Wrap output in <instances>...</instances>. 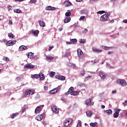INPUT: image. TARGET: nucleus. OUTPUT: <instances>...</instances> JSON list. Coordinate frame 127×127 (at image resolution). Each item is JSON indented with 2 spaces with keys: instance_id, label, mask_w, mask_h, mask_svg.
Segmentation results:
<instances>
[{
  "instance_id": "obj_57",
  "label": "nucleus",
  "mask_w": 127,
  "mask_h": 127,
  "mask_svg": "<svg viewBox=\"0 0 127 127\" xmlns=\"http://www.w3.org/2000/svg\"><path fill=\"white\" fill-rule=\"evenodd\" d=\"M63 30V28H60L59 29V31H62Z\"/></svg>"
},
{
  "instance_id": "obj_29",
  "label": "nucleus",
  "mask_w": 127,
  "mask_h": 127,
  "mask_svg": "<svg viewBox=\"0 0 127 127\" xmlns=\"http://www.w3.org/2000/svg\"><path fill=\"white\" fill-rule=\"evenodd\" d=\"M74 91V88L73 87H71L69 89H68V92L70 94V95L72 94Z\"/></svg>"
},
{
  "instance_id": "obj_6",
  "label": "nucleus",
  "mask_w": 127,
  "mask_h": 127,
  "mask_svg": "<svg viewBox=\"0 0 127 127\" xmlns=\"http://www.w3.org/2000/svg\"><path fill=\"white\" fill-rule=\"evenodd\" d=\"M56 79H59V80H61V81H65V79H66L65 76L59 75H56Z\"/></svg>"
},
{
  "instance_id": "obj_50",
  "label": "nucleus",
  "mask_w": 127,
  "mask_h": 127,
  "mask_svg": "<svg viewBox=\"0 0 127 127\" xmlns=\"http://www.w3.org/2000/svg\"><path fill=\"white\" fill-rule=\"evenodd\" d=\"M44 89H45V90H48V86H45L44 87Z\"/></svg>"
},
{
  "instance_id": "obj_17",
  "label": "nucleus",
  "mask_w": 127,
  "mask_h": 127,
  "mask_svg": "<svg viewBox=\"0 0 127 127\" xmlns=\"http://www.w3.org/2000/svg\"><path fill=\"white\" fill-rule=\"evenodd\" d=\"M91 104H92V101L91 99H88L86 101L85 104L87 106H91Z\"/></svg>"
},
{
  "instance_id": "obj_38",
  "label": "nucleus",
  "mask_w": 127,
  "mask_h": 127,
  "mask_svg": "<svg viewBox=\"0 0 127 127\" xmlns=\"http://www.w3.org/2000/svg\"><path fill=\"white\" fill-rule=\"evenodd\" d=\"M71 125V123H67V122H65L64 123V127H68Z\"/></svg>"
},
{
  "instance_id": "obj_55",
  "label": "nucleus",
  "mask_w": 127,
  "mask_h": 127,
  "mask_svg": "<svg viewBox=\"0 0 127 127\" xmlns=\"http://www.w3.org/2000/svg\"><path fill=\"white\" fill-rule=\"evenodd\" d=\"M69 94H70V92H69V91L65 93V95H69Z\"/></svg>"
},
{
  "instance_id": "obj_36",
  "label": "nucleus",
  "mask_w": 127,
  "mask_h": 127,
  "mask_svg": "<svg viewBox=\"0 0 127 127\" xmlns=\"http://www.w3.org/2000/svg\"><path fill=\"white\" fill-rule=\"evenodd\" d=\"M49 75H50V77H53L55 75V72H54V71H51L50 72Z\"/></svg>"
},
{
  "instance_id": "obj_2",
  "label": "nucleus",
  "mask_w": 127,
  "mask_h": 127,
  "mask_svg": "<svg viewBox=\"0 0 127 127\" xmlns=\"http://www.w3.org/2000/svg\"><path fill=\"white\" fill-rule=\"evenodd\" d=\"M60 89H61V86H59L58 87L50 91L49 94H51V95H54V94H56V93L60 91Z\"/></svg>"
},
{
  "instance_id": "obj_7",
  "label": "nucleus",
  "mask_w": 127,
  "mask_h": 127,
  "mask_svg": "<svg viewBox=\"0 0 127 127\" xmlns=\"http://www.w3.org/2000/svg\"><path fill=\"white\" fill-rule=\"evenodd\" d=\"M52 109L53 113H55V114H58V113H59V109H58V108L56 106H53L52 107Z\"/></svg>"
},
{
  "instance_id": "obj_41",
  "label": "nucleus",
  "mask_w": 127,
  "mask_h": 127,
  "mask_svg": "<svg viewBox=\"0 0 127 127\" xmlns=\"http://www.w3.org/2000/svg\"><path fill=\"white\" fill-rule=\"evenodd\" d=\"M71 15V11H69L65 13V16H70Z\"/></svg>"
},
{
  "instance_id": "obj_11",
  "label": "nucleus",
  "mask_w": 127,
  "mask_h": 127,
  "mask_svg": "<svg viewBox=\"0 0 127 127\" xmlns=\"http://www.w3.org/2000/svg\"><path fill=\"white\" fill-rule=\"evenodd\" d=\"M46 10H55L56 9V7L49 6L46 7Z\"/></svg>"
},
{
  "instance_id": "obj_62",
  "label": "nucleus",
  "mask_w": 127,
  "mask_h": 127,
  "mask_svg": "<svg viewBox=\"0 0 127 127\" xmlns=\"http://www.w3.org/2000/svg\"><path fill=\"white\" fill-rule=\"evenodd\" d=\"M15 1H21V0H15Z\"/></svg>"
},
{
  "instance_id": "obj_10",
  "label": "nucleus",
  "mask_w": 127,
  "mask_h": 127,
  "mask_svg": "<svg viewBox=\"0 0 127 127\" xmlns=\"http://www.w3.org/2000/svg\"><path fill=\"white\" fill-rule=\"evenodd\" d=\"M28 58H30L31 59H32L34 57V54H33L32 52H30L26 54Z\"/></svg>"
},
{
  "instance_id": "obj_43",
  "label": "nucleus",
  "mask_w": 127,
  "mask_h": 127,
  "mask_svg": "<svg viewBox=\"0 0 127 127\" xmlns=\"http://www.w3.org/2000/svg\"><path fill=\"white\" fill-rule=\"evenodd\" d=\"M105 11L102 10V11H99L98 12H97V13H99V14H103V13H105Z\"/></svg>"
},
{
  "instance_id": "obj_1",
  "label": "nucleus",
  "mask_w": 127,
  "mask_h": 127,
  "mask_svg": "<svg viewBox=\"0 0 127 127\" xmlns=\"http://www.w3.org/2000/svg\"><path fill=\"white\" fill-rule=\"evenodd\" d=\"M110 12H106L105 14L102 15L100 17L101 21H107L108 17L110 16Z\"/></svg>"
},
{
  "instance_id": "obj_53",
  "label": "nucleus",
  "mask_w": 127,
  "mask_h": 127,
  "mask_svg": "<svg viewBox=\"0 0 127 127\" xmlns=\"http://www.w3.org/2000/svg\"><path fill=\"white\" fill-rule=\"evenodd\" d=\"M66 44H69V45L72 44L71 42H66Z\"/></svg>"
},
{
  "instance_id": "obj_8",
  "label": "nucleus",
  "mask_w": 127,
  "mask_h": 127,
  "mask_svg": "<svg viewBox=\"0 0 127 127\" xmlns=\"http://www.w3.org/2000/svg\"><path fill=\"white\" fill-rule=\"evenodd\" d=\"M44 116V114H43L41 115H39L36 117L35 119L37 121H40L42 120V119H43Z\"/></svg>"
},
{
  "instance_id": "obj_30",
  "label": "nucleus",
  "mask_w": 127,
  "mask_h": 127,
  "mask_svg": "<svg viewBox=\"0 0 127 127\" xmlns=\"http://www.w3.org/2000/svg\"><path fill=\"white\" fill-rule=\"evenodd\" d=\"M30 94H31V90H27L25 93V94L26 95V96L30 95Z\"/></svg>"
},
{
  "instance_id": "obj_9",
  "label": "nucleus",
  "mask_w": 127,
  "mask_h": 127,
  "mask_svg": "<svg viewBox=\"0 0 127 127\" xmlns=\"http://www.w3.org/2000/svg\"><path fill=\"white\" fill-rule=\"evenodd\" d=\"M77 55L79 58H81L82 56H83V52L82 51V50L80 49H77Z\"/></svg>"
},
{
  "instance_id": "obj_44",
  "label": "nucleus",
  "mask_w": 127,
  "mask_h": 127,
  "mask_svg": "<svg viewBox=\"0 0 127 127\" xmlns=\"http://www.w3.org/2000/svg\"><path fill=\"white\" fill-rule=\"evenodd\" d=\"M53 48H54V46H52L49 47V51H51V50H52V49H53Z\"/></svg>"
},
{
  "instance_id": "obj_60",
  "label": "nucleus",
  "mask_w": 127,
  "mask_h": 127,
  "mask_svg": "<svg viewBox=\"0 0 127 127\" xmlns=\"http://www.w3.org/2000/svg\"><path fill=\"white\" fill-rule=\"evenodd\" d=\"M9 23L10 24H12V21H10L9 22Z\"/></svg>"
},
{
  "instance_id": "obj_19",
  "label": "nucleus",
  "mask_w": 127,
  "mask_h": 127,
  "mask_svg": "<svg viewBox=\"0 0 127 127\" xmlns=\"http://www.w3.org/2000/svg\"><path fill=\"white\" fill-rule=\"evenodd\" d=\"M32 33H33V34H34V35L37 36V35H38V34H39V31L38 30H32Z\"/></svg>"
},
{
  "instance_id": "obj_33",
  "label": "nucleus",
  "mask_w": 127,
  "mask_h": 127,
  "mask_svg": "<svg viewBox=\"0 0 127 127\" xmlns=\"http://www.w3.org/2000/svg\"><path fill=\"white\" fill-rule=\"evenodd\" d=\"M72 96H75L76 95H79V92L78 91H72L71 94Z\"/></svg>"
},
{
  "instance_id": "obj_26",
  "label": "nucleus",
  "mask_w": 127,
  "mask_h": 127,
  "mask_svg": "<svg viewBox=\"0 0 127 127\" xmlns=\"http://www.w3.org/2000/svg\"><path fill=\"white\" fill-rule=\"evenodd\" d=\"M8 36L10 38H14V37H15V36L12 33H9L8 34Z\"/></svg>"
},
{
  "instance_id": "obj_3",
  "label": "nucleus",
  "mask_w": 127,
  "mask_h": 127,
  "mask_svg": "<svg viewBox=\"0 0 127 127\" xmlns=\"http://www.w3.org/2000/svg\"><path fill=\"white\" fill-rule=\"evenodd\" d=\"M117 83V84H120V85H121L123 87L127 86V81L125 79H118Z\"/></svg>"
},
{
  "instance_id": "obj_15",
  "label": "nucleus",
  "mask_w": 127,
  "mask_h": 127,
  "mask_svg": "<svg viewBox=\"0 0 127 127\" xmlns=\"http://www.w3.org/2000/svg\"><path fill=\"white\" fill-rule=\"evenodd\" d=\"M70 20H71L70 17H66V18L64 19V23H68V22H70Z\"/></svg>"
},
{
  "instance_id": "obj_59",
  "label": "nucleus",
  "mask_w": 127,
  "mask_h": 127,
  "mask_svg": "<svg viewBox=\"0 0 127 127\" xmlns=\"http://www.w3.org/2000/svg\"><path fill=\"white\" fill-rule=\"evenodd\" d=\"M0 42H5V40L3 39L2 41H0Z\"/></svg>"
},
{
  "instance_id": "obj_49",
  "label": "nucleus",
  "mask_w": 127,
  "mask_h": 127,
  "mask_svg": "<svg viewBox=\"0 0 127 127\" xmlns=\"http://www.w3.org/2000/svg\"><path fill=\"white\" fill-rule=\"evenodd\" d=\"M70 120H71V119L66 120L65 121V122L67 123V124H71V123H70Z\"/></svg>"
},
{
  "instance_id": "obj_23",
  "label": "nucleus",
  "mask_w": 127,
  "mask_h": 127,
  "mask_svg": "<svg viewBox=\"0 0 127 127\" xmlns=\"http://www.w3.org/2000/svg\"><path fill=\"white\" fill-rule=\"evenodd\" d=\"M92 115V111L89 110L86 111V116H87V117H91Z\"/></svg>"
},
{
  "instance_id": "obj_39",
  "label": "nucleus",
  "mask_w": 127,
  "mask_h": 127,
  "mask_svg": "<svg viewBox=\"0 0 127 127\" xmlns=\"http://www.w3.org/2000/svg\"><path fill=\"white\" fill-rule=\"evenodd\" d=\"M102 48L104 49V50H109V47L106 46H102Z\"/></svg>"
},
{
  "instance_id": "obj_31",
  "label": "nucleus",
  "mask_w": 127,
  "mask_h": 127,
  "mask_svg": "<svg viewBox=\"0 0 127 127\" xmlns=\"http://www.w3.org/2000/svg\"><path fill=\"white\" fill-rule=\"evenodd\" d=\"M106 113L107 114V115H111V114H113V111H112L111 109H109L108 110H106Z\"/></svg>"
},
{
  "instance_id": "obj_47",
  "label": "nucleus",
  "mask_w": 127,
  "mask_h": 127,
  "mask_svg": "<svg viewBox=\"0 0 127 127\" xmlns=\"http://www.w3.org/2000/svg\"><path fill=\"white\" fill-rule=\"evenodd\" d=\"M16 79H17V81H18V82H19V81H20V80H21V78H20V77L18 76L16 77Z\"/></svg>"
},
{
  "instance_id": "obj_52",
  "label": "nucleus",
  "mask_w": 127,
  "mask_h": 127,
  "mask_svg": "<svg viewBox=\"0 0 127 127\" xmlns=\"http://www.w3.org/2000/svg\"><path fill=\"white\" fill-rule=\"evenodd\" d=\"M26 111V109L25 108H24L22 109V113H24Z\"/></svg>"
},
{
  "instance_id": "obj_27",
  "label": "nucleus",
  "mask_w": 127,
  "mask_h": 127,
  "mask_svg": "<svg viewBox=\"0 0 127 127\" xmlns=\"http://www.w3.org/2000/svg\"><path fill=\"white\" fill-rule=\"evenodd\" d=\"M70 41L72 44H74V43H77V42H78V40H77V39H72L70 40Z\"/></svg>"
},
{
  "instance_id": "obj_18",
  "label": "nucleus",
  "mask_w": 127,
  "mask_h": 127,
  "mask_svg": "<svg viewBox=\"0 0 127 127\" xmlns=\"http://www.w3.org/2000/svg\"><path fill=\"white\" fill-rule=\"evenodd\" d=\"M39 25L42 27H45V22H44V21L42 20H40L39 21Z\"/></svg>"
},
{
  "instance_id": "obj_24",
  "label": "nucleus",
  "mask_w": 127,
  "mask_h": 127,
  "mask_svg": "<svg viewBox=\"0 0 127 127\" xmlns=\"http://www.w3.org/2000/svg\"><path fill=\"white\" fill-rule=\"evenodd\" d=\"M46 58L48 60H53L54 59V57H52V56H46Z\"/></svg>"
},
{
  "instance_id": "obj_4",
  "label": "nucleus",
  "mask_w": 127,
  "mask_h": 127,
  "mask_svg": "<svg viewBox=\"0 0 127 127\" xmlns=\"http://www.w3.org/2000/svg\"><path fill=\"white\" fill-rule=\"evenodd\" d=\"M35 67V65L31 64H26L24 66V69H33Z\"/></svg>"
},
{
  "instance_id": "obj_14",
  "label": "nucleus",
  "mask_w": 127,
  "mask_h": 127,
  "mask_svg": "<svg viewBox=\"0 0 127 127\" xmlns=\"http://www.w3.org/2000/svg\"><path fill=\"white\" fill-rule=\"evenodd\" d=\"M40 112H41V108H40V107L38 106L35 110V112L36 114H39V113H40Z\"/></svg>"
},
{
  "instance_id": "obj_12",
  "label": "nucleus",
  "mask_w": 127,
  "mask_h": 127,
  "mask_svg": "<svg viewBox=\"0 0 127 127\" xmlns=\"http://www.w3.org/2000/svg\"><path fill=\"white\" fill-rule=\"evenodd\" d=\"M26 49H27V47L22 45L20 46L19 51H23V50H25Z\"/></svg>"
},
{
  "instance_id": "obj_21",
  "label": "nucleus",
  "mask_w": 127,
  "mask_h": 127,
  "mask_svg": "<svg viewBox=\"0 0 127 127\" xmlns=\"http://www.w3.org/2000/svg\"><path fill=\"white\" fill-rule=\"evenodd\" d=\"M64 3L65 4L66 6H69V5H72V3L69 1V0L65 1Z\"/></svg>"
},
{
  "instance_id": "obj_22",
  "label": "nucleus",
  "mask_w": 127,
  "mask_h": 127,
  "mask_svg": "<svg viewBox=\"0 0 127 127\" xmlns=\"http://www.w3.org/2000/svg\"><path fill=\"white\" fill-rule=\"evenodd\" d=\"M99 76L101 79H105V78H106V75L103 72L99 73Z\"/></svg>"
},
{
  "instance_id": "obj_25",
  "label": "nucleus",
  "mask_w": 127,
  "mask_h": 127,
  "mask_svg": "<svg viewBox=\"0 0 127 127\" xmlns=\"http://www.w3.org/2000/svg\"><path fill=\"white\" fill-rule=\"evenodd\" d=\"M18 115H19V113H13L12 114L11 118V119H14V118L17 117V116H18Z\"/></svg>"
},
{
  "instance_id": "obj_56",
  "label": "nucleus",
  "mask_w": 127,
  "mask_h": 127,
  "mask_svg": "<svg viewBox=\"0 0 127 127\" xmlns=\"http://www.w3.org/2000/svg\"><path fill=\"white\" fill-rule=\"evenodd\" d=\"M123 22H124V23H127V19L124 20Z\"/></svg>"
},
{
  "instance_id": "obj_13",
  "label": "nucleus",
  "mask_w": 127,
  "mask_h": 127,
  "mask_svg": "<svg viewBox=\"0 0 127 127\" xmlns=\"http://www.w3.org/2000/svg\"><path fill=\"white\" fill-rule=\"evenodd\" d=\"M120 109H118L116 111L115 113L114 114V118H118L119 117V113H120Z\"/></svg>"
},
{
  "instance_id": "obj_16",
  "label": "nucleus",
  "mask_w": 127,
  "mask_h": 127,
  "mask_svg": "<svg viewBox=\"0 0 127 127\" xmlns=\"http://www.w3.org/2000/svg\"><path fill=\"white\" fill-rule=\"evenodd\" d=\"M92 50L94 52H97V53H101L102 52V50L98 49L96 48H92Z\"/></svg>"
},
{
  "instance_id": "obj_54",
  "label": "nucleus",
  "mask_w": 127,
  "mask_h": 127,
  "mask_svg": "<svg viewBox=\"0 0 127 127\" xmlns=\"http://www.w3.org/2000/svg\"><path fill=\"white\" fill-rule=\"evenodd\" d=\"M117 93V90H113L112 91V94H116Z\"/></svg>"
},
{
  "instance_id": "obj_5",
  "label": "nucleus",
  "mask_w": 127,
  "mask_h": 127,
  "mask_svg": "<svg viewBox=\"0 0 127 127\" xmlns=\"http://www.w3.org/2000/svg\"><path fill=\"white\" fill-rule=\"evenodd\" d=\"M16 43V40H14V41L9 40L8 41L6 44L7 46H12V45H14Z\"/></svg>"
},
{
  "instance_id": "obj_42",
  "label": "nucleus",
  "mask_w": 127,
  "mask_h": 127,
  "mask_svg": "<svg viewBox=\"0 0 127 127\" xmlns=\"http://www.w3.org/2000/svg\"><path fill=\"white\" fill-rule=\"evenodd\" d=\"M80 43H81V44H83L84 43H85V39H81L79 41Z\"/></svg>"
},
{
  "instance_id": "obj_34",
  "label": "nucleus",
  "mask_w": 127,
  "mask_h": 127,
  "mask_svg": "<svg viewBox=\"0 0 127 127\" xmlns=\"http://www.w3.org/2000/svg\"><path fill=\"white\" fill-rule=\"evenodd\" d=\"M96 125H98L97 123H91L90 124V127H96Z\"/></svg>"
},
{
  "instance_id": "obj_45",
  "label": "nucleus",
  "mask_w": 127,
  "mask_h": 127,
  "mask_svg": "<svg viewBox=\"0 0 127 127\" xmlns=\"http://www.w3.org/2000/svg\"><path fill=\"white\" fill-rule=\"evenodd\" d=\"M83 19H85V16H81L79 18V20H83Z\"/></svg>"
},
{
  "instance_id": "obj_40",
  "label": "nucleus",
  "mask_w": 127,
  "mask_h": 127,
  "mask_svg": "<svg viewBox=\"0 0 127 127\" xmlns=\"http://www.w3.org/2000/svg\"><path fill=\"white\" fill-rule=\"evenodd\" d=\"M86 74V72L85 71V70H82L80 72V74L81 76H84V75Z\"/></svg>"
},
{
  "instance_id": "obj_37",
  "label": "nucleus",
  "mask_w": 127,
  "mask_h": 127,
  "mask_svg": "<svg viewBox=\"0 0 127 127\" xmlns=\"http://www.w3.org/2000/svg\"><path fill=\"white\" fill-rule=\"evenodd\" d=\"M82 127V124H81V121L80 120H78V124L76 127Z\"/></svg>"
},
{
  "instance_id": "obj_32",
  "label": "nucleus",
  "mask_w": 127,
  "mask_h": 127,
  "mask_svg": "<svg viewBox=\"0 0 127 127\" xmlns=\"http://www.w3.org/2000/svg\"><path fill=\"white\" fill-rule=\"evenodd\" d=\"M39 78H40V80L42 81H43V80L45 79V76L43 74H42V75H40V77H39Z\"/></svg>"
},
{
  "instance_id": "obj_35",
  "label": "nucleus",
  "mask_w": 127,
  "mask_h": 127,
  "mask_svg": "<svg viewBox=\"0 0 127 127\" xmlns=\"http://www.w3.org/2000/svg\"><path fill=\"white\" fill-rule=\"evenodd\" d=\"M14 12H16V13H20V12H21V10H19V9H15L14 10Z\"/></svg>"
},
{
  "instance_id": "obj_28",
  "label": "nucleus",
  "mask_w": 127,
  "mask_h": 127,
  "mask_svg": "<svg viewBox=\"0 0 127 127\" xmlns=\"http://www.w3.org/2000/svg\"><path fill=\"white\" fill-rule=\"evenodd\" d=\"M2 60L4 61H5V62H8V61H9V58H8L7 57H3L2 58Z\"/></svg>"
},
{
  "instance_id": "obj_48",
  "label": "nucleus",
  "mask_w": 127,
  "mask_h": 127,
  "mask_svg": "<svg viewBox=\"0 0 127 127\" xmlns=\"http://www.w3.org/2000/svg\"><path fill=\"white\" fill-rule=\"evenodd\" d=\"M124 106H127V100H125V102L124 103Z\"/></svg>"
},
{
  "instance_id": "obj_58",
  "label": "nucleus",
  "mask_w": 127,
  "mask_h": 127,
  "mask_svg": "<svg viewBox=\"0 0 127 127\" xmlns=\"http://www.w3.org/2000/svg\"><path fill=\"white\" fill-rule=\"evenodd\" d=\"M101 108H102V109H105V105H102Z\"/></svg>"
},
{
  "instance_id": "obj_61",
  "label": "nucleus",
  "mask_w": 127,
  "mask_h": 127,
  "mask_svg": "<svg viewBox=\"0 0 127 127\" xmlns=\"http://www.w3.org/2000/svg\"><path fill=\"white\" fill-rule=\"evenodd\" d=\"M43 124L45 126L46 125V123L45 122H43Z\"/></svg>"
},
{
  "instance_id": "obj_46",
  "label": "nucleus",
  "mask_w": 127,
  "mask_h": 127,
  "mask_svg": "<svg viewBox=\"0 0 127 127\" xmlns=\"http://www.w3.org/2000/svg\"><path fill=\"white\" fill-rule=\"evenodd\" d=\"M36 0H30V2H31V3H36Z\"/></svg>"
},
{
  "instance_id": "obj_51",
  "label": "nucleus",
  "mask_w": 127,
  "mask_h": 127,
  "mask_svg": "<svg viewBox=\"0 0 127 127\" xmlns=\"http://www.w3.org/2000/svg\"><path fill=\"white\" fill-rule=\"evenodd\" d=\"M114 22H115V20L113 19L109 22V23H114Z\"/></svg>"
},
{
  "instance_id": "obj_63",
  "label": "nucleus",
  "mask_w": 127,
  "mask_h": 127,
  "mask_svg": "<svg viewBox=\"0 0 127 127\" xmlns=\"http://www.w3.org/2000/svg\"><path fill=\"white\" fill-rule=\"evenodd\" d=\"M76 1H78V2H80V1H82V0H76Z\"/></svg>"
},
{
  "instance_id": "obj_64",
  "label": "nucleus",
  "mask_w": 127,
  "mask_h": 127,
  "mask_svg": "<svg viewBox=\"0 0 127 127\" xmlns=\"http://www.w3.org/2000/svg\"><path fill=\"white\" fill-rule=\"evenodd\" d=\"M125 116H127V111L126 112V113H125Z\"/></svg>"
},
{
  "instance_id": "obj_20",
  "label": "nucleus",
  "mask_w": 127,
  "mask_h": 127,
  "mask_svg": "<svg viewBox=\"0 0 127 127\" xmlns=\"http://www.w3.org/2000/svg\"><path fill=\"white\" fill-rule=\"evenodd\" d=\"M39 77H40V74H34L31 76V78H32V79H34V78H35L36 79H38Z\"/></svg>"
}]
</instances>
